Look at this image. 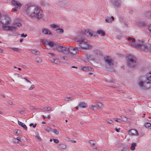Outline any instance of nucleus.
<instances>
[{
    "instance_id": "864d4df0",
    "label": "nucleus",
    "mask_w": 151,
    "mask_h": 151,
    "mask_svg": "<svg viewBox=\"0 0 151 151\" xmlns=\"http://www.w3.org/2000/svg\"><path fill=\"white\" fill-rule=\"evenodd\" d=\"M24 78V79L25 80V81H27V82H28L29 83H31V82L29 81V80H28L27 78H26V77H24V78Z\"/></svg>"
},
{
    "instance_id": "de8ad7c7",
    "label": "nucleus",
    "mask_w": 151,
    "mask_h": 151,
    "mask_svg": "<svg viewBox=\"0 0 151 151\" xmlns=\"http://www.w3.org/2000/svg\"><path fill=\"white\" fill-rule=\"evenodd\" d=\"M41 3L43 5H44L46 6L47 5V3L46 2H45L44 1H42L41 2Z\"/></svg>"
},
{
    "instance_id": "f8f14e48",
    "label": "nucleus",
    "mask_w": 151,
    "mask_h": 151,
    "mask_svg": "<svg viewBox=\"0 0 151 151\" xmlns=\"http://www.w3.org/2000/svg\"><path fill=\"white\" fill-rule=\"evenodd\" d=\"M128 132L129 134L131 136H138L139 135L137 131L135 129H132L130 130Z\"/></svg>"
},
{
    "instance_id": "4be33fe9",
    "label": "nucleus",
    "mask_w": 151,
    "mask_h": 151,
    "mask_svg": "<svg viewBox=\"0 0 151 151\" xmlns=\"http://www.w3.org/2000/svg\"><path fill=\"white\" fill-rule=\"evenodd\" d=\"M55 31L57 33H58V34H62L63 32V30L62 29H60V28L57 29H56Z\"/></svg>"
},
{
    "instance_id": "412c9836",
    "label": "nucleus",
    "mask_w": 151,
    "mask_h": 151,
    "mask_svg": "<svg viewBox=\"0 0 151 151\" xmlns=\"http://www.w3.org/2000/svg\"><path fill=\"white\" fill-rule=\"evenodd\" d=\"M66 2L65 1H60L59 4L61 7H66Z\"/></svg>"
},
{
    "instance_id": "680f3d73",
    "label": "nucleus",
    "mask_w": 151,
    "mask_h": 151,
    "mask_svg": "<svg viewBox=\"0 0 151 151\" xmlns=\"http://www.w3.org/2000/svg\"><path fill=\"white\" fill-rule=\"evenodd\" d=\"M132 38L131 37H129L128 38V40L129 41H130L132 40Z\"/></svg>"
},
{
    "instance_id": "4c0bfd02",
    "label": "nucleus",
    "mask_w": 151,
    "mask_h": 151,
    "mask_svg": "<svg viewBox=\"0 0 151 151\" xmlns=\"http://www.w3.org/2000/svg\"><path fill=\"white\" fill-rule=\"evenodd\" d=\"M50 26L51 27L54 28H56L58 27V25L53 24H50Z\"/></svg>"
},
{
    "instance_id": "4d7b16f0",
    "label": "nucleus",
    "mask_w": 151,
    "mask_h": 151,
    "mask_svg": "<svg viewBox=\"0 0 151 151\" xmlns=\"http://www.w3.org/2000/svg\"><path fill=\"white\" fill-rule=\"evenodd\" d=\"M93 149H97V148L96 147V146L93 145L92 146Z\"/></svg>"
},
{
    "instance_id": "7ed1b4c3",
    "label": "nucleus",
    "mask_w": 151,
    "mask_h": 151,
    "mask_svg": "<svg viewBox=\"0 0 151 151\" xmlns=\"http://www.w3.org/2000/svg\"><path fill=\"white\" fill-rule=\"evenodd\" d=\"M76 42H79L80 47L85 49H90V46L87 43V40L83 37H79L76 39Z\"/></svg>"
},
{
    "instance_id": "37998d69",
    "label": "nucleus",
    "mask_w": 151,
    "mask_h": 151,
    "mask_svg": "<svg viewBox=\"0 0 151 151\" xmlns=\"http://www.w3.org/2000/svg\"><path fill=\"white\" fill-rule=\"evenodd\" d=\"M89 143L91 144H92L93 145H94L95 144V143L94 142L93 140H91L89 141Z\"/></svg>"
},
{
    "instance_id": "20e7f679",
    "label": "nucleus",
    "mask_w": 151,
    "mask_h": 151,
    "mask_svg": "<svg viewBox=\"0 0 151 151\" xmlns=\"http://www.w3.org/2000/svg\"><path fill=\"white\" fill-rule=\"evenodd\" d=\"M127 63L129 67L133 68H135L137 65V59L134 57H132L131 58L128 59L127 60Z\"/></svg>"
},
{
    "instance_id": "09e8293b",
    "label": "nucleus",
    "mask_w": 151,
    "mask_h": 151,
    "mask_svg": "<svg viewBox=\"0 0 151 151\" xmlns=\"http://www.w3.org/2000/svg\"><path fill=\"white\" fill-rule=\"evenodd\" d=\"M53 140L54 142L56 143H58L59 142V140L57 139H53Z\"/></svg>"
},
{
    "instance_id": "49530a36",
    "label": "nucleus",
    "mask_w": 151,
    "mask_h": 151,
    "mask_svg": "<svg viewBox=\"0 0 151 151\" xmlns=\"http://www.w3.org/2000/svg\"><path fill=\"white\" fill-rule=\"evenodd\" d=\"M35 88V87L34 85H32L28 89L29 90H31L33 89V88Z\"/></svg>"
},
{
    "instance_id": "393cba45",
    "label": "nucleus",
    "mask_w": 151,
    "mask_h": 151,
    "mask_svg": "<svg viewBox=\"0 0 151 151\" xmlns=\"http://www.w3.org/2000/svg\"><path fill=\"white\" fill-rule=\"evenodd\" d=\"M31 52L32 53L36 55H38L40 54V52L35 50H32Z\"/></svg>"
},
{
    "instance_id": "9d476101",
    "label": "nucleus",
    "mask_w": 151,
    "mask_h": 151,
    "mask_svg": "<svg viewBox=\"0 0 151 151\" xmlns=\"http://www.w3.org/2000/svg\"><path fill=\"white\" fill-rule=\"evenodd\" d=\"M60 49L59 51L63 52L64 53L67 54L68 53V47L65 46H62L61 45L60 47Z\"/></svg>"
},
{
    "instance_id": "423d86ee",
    "label": "nucleus",
    "mask_w": 151,
    "mask_h": 151,
    "mask_svg": "<svg viewBox=\"0 0 151 151\" xmlns=\"http://www.w3.org/2000/svg\"><path fill=\"white\" fill-rule=\"evenodd\" d=\"M11 3L12 4L15 6V7L13 11H17L18 9H20L21 6L22 5V4L21 3L15 0L12 1H11Z\"/></svg>"
},
{
    "instance_id": "1a4fd4ad",
    "label": "nucleus",
    "mask_w": 151,
    "mask_h": 151,
    "mask_svg": "<svg viewBox=\"0 0 151 151\" xmlns=\"http://www.w3.org/2000/svg\"><path fill=\"white\" fill-rule=\"evenodd\" d=\"M105 62L109 66H112L113 65V61L111 58L109 56H106L104 58Z\"/></svg>"
},
{
    "instance_id": "603ef678",
    "label": "nucleus",
    "mask_w": 151,
    "mask_h": 151,
    "mask_svg": "<svg viewBox=\"0 0 151 151\" xmlns=\"http://www.w3.org/2000/svg\"><path fill=\"white\" fill-rule=\"evenodd\" d=\"M27 36V35H26V34L24 35V33H23L21 35V37H26Z\"/></svg>"
},
{
    "instance_id": "a878e982",
    "label": "nucleus",
    "mask_w": 151,
    "mask_h": 151,
    "mask_svg": "<svg viewBox=\"0 0 151 151\" xmlns=\"http://www.w3.org/2000/svg\"><path fill=\"white\" fill-rule=\"evenodd\" d=\"M136 144L134 142H133L131 145L130 147L131 150H134L135 149V147L136 145Z\"/></svg>"
},
{
    "instance_id": "0eeeda50",
    "label": "nucleus",
    "mask_w": 151,
    "mask_h": 151,
    "mask_svg": "<svg viewBox=\"0 0 151 151\" xmlns=\"http://www.w3.org/2000/svg\"><path fill=\"white\" fill-rule=\"evenodd\" d=\"M3 29L6 31H10L15 32L17 30V28L14 26H10L7 25H3L2 26Z\"/></svg>"
},
{
    "instance_id": "13d9d810",
    "label": "nucleus",
    "mask_w": 151,
    "mask_h": 151,
    "mask_svg": "<svg viewBox=\"0 0 151 151\" xmlns=\"http://www.w3.org/2000/svg\"><path fill=\"white\" fill-rule=\"evenodd\" d=\"M16 133L18 134H19L20 133V130H17V131L16 132Z\"/></svg>"
},
{
    "instance_id": "ea45409f",
    "label": "nucleus",
    "mask_w": 151,
    "mask_h": 151,
    "mask_svg": "<svg viewBox=\"0 0 151 151\" xmlns=\"http://www.w3.org/2000/svg\"><path fill=\"white\" fill-rule=\"evenodd\" d=\"M53 132L56 135H58L59 134V132L55 129H54L53 130Z\"/></svg>"
},
{
    "instance_id": "39448f33",
    "label": "nucleus",
    "mask_w": 151,
    "mask_h": 151,
    "mask_svg": "<svg viewBox=\"0 0 151 151\" xmlns=\"http://www.w3.org/2000/svg\"><path fill=\"white\" fill-rule=\"evenodd\" d=\"M11 20L10 18L5 15H1L0 13V22L3 25H8L10 24Z\"/></svg>"
},
{
    "instance_id": "052dcab7",
    "label": "nucleus",
    "mask_w": 151,
    "mask_h": 151,
    "mask_svg": "<svg viewBox=\"0 0 151 151\" xmlns=\"http://www.w3.org/2000/svg\"><path fill=\"white\" fill-rule=\"evenodd\" d=\"M88 70H91L92 69V68L90 67H88Z\"/></svg>"
},
{
    "instance_id": "bb28decb",
    "label": "nucleus",
    "mask_w": 151,
    "mask_h": 151,
    "mask_svg": "<svg viewBox=\"0 0 151 151\" xmlns=\"http://www.w3.org/2000/svg\"><path fill=\"white\" fill-rule=\"evenodd\" d=\"M52 61L56 64H58L60 63V61L57 59H52Z\"/></svg>"
},
{
    "instance_id": "6ab92c4d",
    "label": "nucleus",
    "mask_w": 151,
    "mask_h": 151,
    "mask_svg": "<svg viewBox=\"0 0 151 151\" xmlns=\"http://www.w3.org/2000/svg\"><path fill=\"white\" fill-rule=\"evenodd\" d=\"M138 84H139V86L142 89H143V88H146V89H147V87H148L149 86H146L145 87H144V85H146L145 84V83L144 84L143 83V81H141L139 82L138 83Z\"/></svg>"
},
{
    "instance_id": "ddd939ff",
    "label": "nucleus",
    "mask_w": 151,
    "mask_h": 151,
    "mask_svg": "<svg viewBox=\"0 0 151 151\" xmlns=\"http://www.w3.org/2000/svg\"><path fill=\"white\" fill-rule=\"evenodd\" d=\"M114 5L116 7H119L121 2L120 0H111Z\"/></svg>"
},
{
    "instance_id": "b1692460",
    "label": "nucleus",
    "mask_w": 151,
    "mask_h": 151,
    "mask_svg": "<svg viewBox=\"0 0 151 151\" xmlns=\"http://www.w3.org/2000/svg\"><path fill=\"white\" fill-rule=\"evenodd\" d=\"M97 33L99 34H101L102 36H104L105 35V33L102 30H98L97 31Z\"/></svg>"
},
{
    "instance_id": "f704fd0d",
    "label": "nucleus",
    "mask_w": 151,
    "mask_h": 151,
    "mask_svg": "<svg viewBox=\"0 0 151 151\" xmlns=\"http://www.w3.org/2000/svg\"><path fill=\"white\" fill-rule=\"evenodd\" d=\"M81 69L85 71H87L88 70V67H83L81 68Z\"/></svg>"
},
{
    "instance_id": "a19ab883",
    "label": "nucleus",
    "mask_w": 151,
    "mask_h": 151,
    "mask_svg": "<svg viewBox=\"0 0 151 151\" xmlns=\"http://www.w3.org/2000/svg\"><path fill=\"white\" fill-rule=\"evenodd\" d=\"M114 120L118 122H122L121 119H119L114 118Z\"/></svg>"
},
{
    "instance_id": "aec40b11",
    "label": "nucleus",
    "mask_w": 151,
    "mask_h": 151,
    "mask_svg": "<svg viewBox=\"0 0 151 151\" xmlns=\"http://www.w3.org/2000/svg\"><path fill=\"white\" fill-rule=\"evenodd\" d=\"M18 124H19V125L24 128L25 130H27V127L24 123H23L22 122L18 121Z\"/></svg>"
},
{
    "instance_id": "c85d7f7f",
    "label": "nucleus",
    "mask_w": 151,
    "mask_h": 151,
    "mask_svg": "<svg viewBox=\"0 0 151 151\" xmlns=\"http://www.w3.org/2000/svg\"><path fill=\"white\" fill-rule=\"evenodd\" d=\"M54 44V43L52 42H47V45L52 47H53Z\"/></svg>"
},
{
    "instance_id": "0e129e2a",
    "label": "nucleus",
    "mask_w": 151,
    "mask_h": 151,
    "mask_svg": "<svg viewBox=\"0 0 151 151\" xmlns=\"http://www.w3.org/2000/svg\"><path fill=\"white\" fill-rule=\"evenodd\" d=\"M132 40L133 42H134L135 41V40L134 38H132Z\"/></svg>"
},
{
    "instance_id": "f03ea898",
    "label": "nucleus",
    "mask_w": 151,
    "mask_h": 151,
    "mask_svg": "<svg viewBox=\"0 0 151 151\" xmlns=\"http://www.w3.org/2000/svg\"><path fill=\"white\" fill-rule=\"evenodd\" d=\"M130 45L135 47L142 49L145 52H151V44H144L142 42V44H132L130 43Z\"/></svg>"
},
{
    "instance_id": "7c9ffc66",
    "label": "nucleus",
    "mask_w": 151,
    "mask_h": 151,
    "mask_svg": "<svg viewBox=\"0 0 151 151\" xmlns=\"http://www.w3.org/2000/svg\"><path fill=\"white\" fill-rule=\"evenodd\" d=\"M46 110L47 111H52L53 110L52 109V108H50V107H45V108L43 109V110L44 111L46 110Z\"/></svg>"
},
{
    "instance_id": "e433bc0d",
    "label": "nucleus",
    "mask_w": 151,
    "mask_h": 151,
    "mask_svg": "<svg viewBox=\"0 0 151 151\" xmlns=\"http://www.w3.org/2000/svg\"><path fill=\"white\" fill-rule=\"evenodd\" d=\"M121 121H123L124 122H127V118L125 117H123L121 118Z\"/></svg>"
},
{
    "instance_id": "a18cd8bd",
    "label": "nucleus",
    "mask_w": 151,
    "mask_h": 151,
    "mask_svg": "<svg viewBox=\"0 0 151 151\" xmlns=\"http://www.w3.org/2000/svg\"><path fill=\"white\" fill-rule=\"evenodd\" d=\"M29 126H32L34 128H35L36 126V124H35L34 125L33 123H31L30 124Z\"/></svg>"
},
{
    "instance_id": "3c124183",
    "label": "nucleus",
    "mask_w": 151,
    "mask_h": 151,
    "mask_svg": "<svg viewBox=\"0 0 151 151\" xmlns=\"http://www.w3.org/2000/svg\"><path fill=\"white\" fill-rule=\"evenodd\" d=\"M48 54L49 55H50L51 56H53V57L54 56L56 55L55 54L53 53L49 52L48 53Z\"/></svg>"
},
{
    "instance_id": "5701e85b",
    "label": "nucleus",
    "mask_w": 151,
    "mask_h": 151,
    "mask_svg": "<svg viewBox=\"0 0 151 151\" xmlns=\"http://www.w3.org/2000/svg\"><path fill=\"white\" fill-rule=\"evenodd\" d=\"M58 146L60 148L63 149H65L66 147V146L62 143H60L59 144Z\"/></svg>"
},
{
    "instance_id": "4468645a",
    "label": "nucleus",
    "mask_w": 151,
    "mask_h": 151,
    "mask_svg": "<svg viewBox=\"0 0 151 151\" xmlns=\"http://www.w3.org/2000/svg\"><path fill=\"white\" fill-rule=\"evenodd\" d=\"M60 46L61 45L59 43H55L53 47V49L54 50H57L58 51H59L60 48Z\"/></svg>"
},
{
    "instance_id": "72a5a7b5",
    "label": "nucleus",
    "mask_w": 151,
    "mask_h": 151,
    "mask_svg": "<svg viewBox=\"0 0 151 151\" xmlns=\"http://www.w3.org/2000/svg\"><path fill=\"white\" fill-rule=\"evenodd\" d=\"M45 130L48 132H50L52 131V129L51 128L48 127H47L46 128Z\"/></svg>"
},
{
    "instance_id": "c9c22d12",
    "label": "nucleus",
    "mask_w": 151,
    "mask_h": 151,
    "mask_svg": "<svg viewBox=\"0 0 151 151\" xmlns=\"http://www.w3.org/2000/svg\"><path fill=\"white\" fill-rule=\"evenodd\" d=\"M35 137L37 139V140L38 141H41V138L39 135H36L35 136Z\"/></svg>"
},
{
    "instance_id": "2f4dec72",
    "label": "nucleus",
    "mask_w": 151,
    "mask_h": 151,
    "mask_svg": "<svg viewBox=\"0 0 151 151\" xmlns=\"http://www.w3.org/2000/svg\"><path fill=\"white\" fill-rule=\"evenodd\" d=\"M73 99V98L72 97H67L65 98V101H71Z\"/></svg>"
},
{
    "instance_id": "9b49d317",
    "label": "nucleus",
    "mask_w": 151,
    "mask_h": 151,
    "mask_svg": "<svg viewBox=\"0 0 151 151\" xmlns=\"http://www.w3.org/2000/svg\"><path fill=\"white\" fill-rule=\"evenodd\" d=\"M147 80L146 81V83L147 84H149V86L148 87H147V88H149L151 86V84L149 82V81H151V73H147Z\"/></svg>"
},
{
    "instance_id": "f257e3e1",
    "label": "nucleus",
    "mask_w": 151,
    "mask_h": 151,
    "mask_svg": "<svg viewBox=\"0 0 151 151\" xmlns=\"http://www.w3.org/2000/svg\"><path fill=\"white\" fill-rule=\"evenodd\" d=\"M24 12L30 17L36 18L37 20L43 16L42 10L38 7L25 5Z\"/></svg>"
},
{
    "instance_id": "a211bd4d",
    "label": "nucleus",
    "mask_w": 151,
    "mask_h": 151,
    "mask_svg": "<svg viewBox=\"0 0 151 151\" xmlns=\"http://www.w3.org/2000/svg\"><path fill=\"white\" fill-rule=\"evenodd\" d=\"M93 31L90 32L89 30H88L85 31V33L84 34V35H86L88 36H89V35H90L91 36H94L95 35H93Z\"/></svg>"
},
{
    "instance_id": "774afa93",
    "label": "nucleus",
    "mask_w": 151,
    "mask_h": 151,
    "mask_svg": "<svg viewBox=\"0 0 151 151\" xmlns=\"http://www.w3.org/2000/svg\"><path fill=\"white\" fill-rule=\"evenodd\" d=\"M125 148H122L121 150V151H125Z\"/></svg>"
},
{
    "instance_id": "f3484780",
    "label": "nucleus",
    "mask_w": 151,
    "mask_h": 151,
    "mask_svg": "<svg viewBox=\"0 0 151 151\" xmlns=\"http://www.w3.org/2000/svg\"><path fill=\"white\" fill-rule=\"evenodd\" d=\"M114 18L113 16H111V17H106L105 19V21L108 23H110L114 20Z\"/></svg>"
},
{
    "instance_id": "e2e57ef3",
    "label": "nucleus",
    "mask_w": 151,
    "mask_h": 151,
    "mask_svg": "<svg viewBox=\"0 0 151 151\" xmlns=\"http://www.w3.org/2000/svg\"><path fill=\"white\" fill-rule=\"evenodd\" d=\"M46 118H48L49 119H50V115H48L47 117H46Z\"/></svg>"
},
{
    "instance_id": "c756f323",
    "label": "nucleus",
    "mask_w": 151,
    "mask_h": 151,
    "mask_svg": "<svg viewBox=\"0 0 151 151\" xmlns=\"http://www.w3.org/2000/svg\"><path fill=\"white\" fill-rule=\"evenodd\" d=\"M96 105L97 106H98L100 108H102L103 105L102 103H101L99 102H97L96 103Z\"/></svg>"
},
{
    "instance_id": "8fccbe9b",
    "label": "nucleus",
    "mask_w": 151,
    "mask_h": 151,
    "mask_svg": "<svg viewBox=\"0 0 151 151\" xmlns=\"http://www.w3.org/2000/svg\"><path fill=\"white\" fill-rule=\"evenodd\" d=\"M13 142H14V143H17L18 142V141L17 139H13Z\"/></svg>"
},
{
    "instance_id": "bf43d9fd",
    "label": "nucleus",
    "mask_w": 151,
    "mask_h": 151,
    "mask_svg": "<svg viewBox=\"0 0 151 151\" xmlns=\"http://www.w3.org/2000/svg\"><path fill=\"white\" fill-rule=\"evenodd\" d=\"M120 129V128H119L118 129L117 128H116L115 129H116V131L117 132H119V129Z\"/></svg>"
},
{
    "instance_id": "69168bd1",
    "label": "nucleus",
    "mask_w": 151,
    "mask_h": 151,
    "mask_svg": "<svg viewBox=\"0 0 151 151\" xmlns=\"http://www.w3.org/2000/svg\"><path fill=\"white\" fill-rule=\"evenodd\" d=\"M19 112L21 114H23L24 113V112L23 111H19Z\"/></svg>"
},
{
    "instance_id": "5fc2aeb1",
    "label": "nucleus",
    "mask_w": 151,
    "mask_h": 151,
    "mask_svg": "<svg viewBox=\"0 0 151 151\" xmlns=\"http://www.w3.org/2000/svg\"><path fill=\"white\" fill-rule=\"evenodd\" d=\"M12 49L14 50L15 51H19V49L18 48H12Z\"/></svg>"
},
{
    "instance_id": "2eb2a0df",
    "label": "nucleus",
    "mask_w": 151,
    "mask_h": 151,
    "mask_svg": "<svg viewBox=\"0 0 151 151\" xmlns=\"http://www.w3.org/2000/svg\"><path fill=\"white\" fill-rule=\"evenodd\" d=\"M42 32L44 34L50 35L51 33L50 31L48 29L46 28H43L42 29Z\"/></svg>"
},
{
    "instance_id": "79ce46f5",
    "label": "nucleus",
    "mask_w": 151,
    "mask_h": 151,
    "mask_svg": "<svg viewBox=\"0 0 151 151\" xmlns=\"http://www.w3.org/2000/svg\"><path fill=\"white\" fill-rule=\"evenodd\" d=\"M14 25H16L17 26L19 27L21 26V24L20 22L16 23H14Z\"/></svg>"
},
{
    "instance_id": "6e6d98bb",
    "label": "nucleus",
    "mask_w": 151,
    "mask_h": 151,
    "mask_svg": "<svg viewBox=\"0 0 151 151\" xmlns=\"http://www.w3.org/2000/svg\"><path fill=\"white\" fill-rule=\"evenodd\" d=\"M107 122L109 124H111L113 122V121L110 120H108L107 121Z\"/></svg>"
},
{
    "instance_id": "dca6fc26",
    "label": "nucleus",
    "mask_w": 151,
    "mask_h": 151,
    "mask_svg": "<svg viewBox=\"0 0 151 151\" xmlns=\"http://www.w3.org/2000/svg\"><path fill=\"white\" fill-rule=\"evenodd\" d=\"M78 105L80 108H85L87 106V104L84 102H81Z\"/></svg>"
},
{
    "instance_id": "58836bf2",
    "label": "nucleus",
    "mask_w": 151,
    "mask_h": 151,
    "mask_svg": "<svg viewBox=\"0 0 151 151\" xmlns=\"http://www.w3.org/2000/svg\"><path fill=\"white\" fill-rule=\"evenodd\" d=\"M150 123L147 122L145 124V126L146 128H148L150 127Z\"/></svg>"
},
{
    "instance_id": "473e14b6",
    "label": "nucleus",
    "mask_w": 151,
    "mask_h": 151,
    "mask_svg": "<svg viewBox=\"0 0 151 151\" xmlns=\"http://www.w3.org/2000/svg\"><path fill=\"white\" fill-rule=\"evenodd\" d=\"M90 108L94 111L96 110L97 109V107L96 106L93 105L91 106Z\"/></svg>"
},
{
    "instance_id": "338daca9",
    "label": "nucleus",
    "mask_w": 151,
    "mask_h": 151,
    "mask_svg": "<svg viewBox=\"0 0 151 151\" xmlns=\"http://www.w3.org/2000/svg\"><path fill=\"white\" fill-rule=\"evenodd\" d=\"M71 68H77V67H76V66H72L71 67Z\"/></svg>"
},
{
    "instance_id": "c03bdc74",
    "label": "nucleus",
    "mask_w": 151,
    "mask_h": 151,
    "mask_svg": "<svg viewBox=\"0 0 151 151\" xmlns=\"http://www.w3.org/2000/svg\"><path fill=\"white\" fill-rule=\"evenodd\" d=\"M17 139L18 141H19L21 142H22L23 141V139L21 137H17Z\"/></svg>"
},
{
    "instance_id": "cd10ccee",
    "label": "nucleus",
    "mask_w": 151,
    "mask_h": 151,
    "mask_svg": "<svg viewBox=\"0 0 151 151\" xmlns=\"http://www.w3.org/2000/svg\"><path fill=\"white\" fill-rule=\"evenodd\" d=\"M35 61L37 63H41L42 62V59L39 57L36 58L35 59Z\"/></svg>"
},
{
    "instance_id": "6e6552de",
    "label": "nucleus",
    "mask_w": 151,
    "mask_h": 151,
    "mask_svg": "<svg viewBox=\"0 0 151 151\" xmlns=\"http://www.w3.org/2000/svg\"><path fill=\"white\" fill-rule=\"evenodd\" d=\"M68 53H70L71 54L75 55L78 52L77 47H75L73 48L72 47H69L68 49Z\"/></svg>"
}]
</instances>
